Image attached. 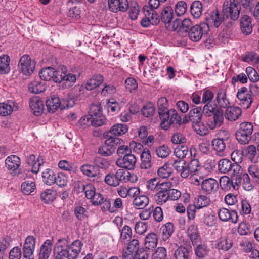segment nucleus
<instances>
[{
	"label": "nucleus",
	"instance_id": "1",
	"mask_svg": "<svg viewBox=\"0 0 259 259\" xmlns=\"http://www.w3.org/2000/svg\"><path fill=\"white\" fill-rule=\"evenodd\" d=\"M81 249V242L76 240L69 243L65 238L59 239L53 248L55 259H76Z\"/></svg>",
	"mask_w": 259,
	"mask_h": 259
},
{
	"label": "nucleus",
	"instance_id": "2",
	"mask_svg": "<svg viewBox=\"0 0 259 259\" xmlns=\"http://www.w3.org/2000/svg\"><path fill=\"white\" fill-rule=\"evenodd\" d=\"M39 75L44 80H52L57 83L65 81V83H63L65 88L70 87L76 80V76L68 73L67 67L65 66H61L60 70H56L55 68L50 67L43 68L40 71Z\"/></svg>",
	"mask_w": 259,
	"mask_h": 259
},
{
	"label": "nucleus",
	"instance_id": "3",
	"mask_svg": "<svg viewBox=\"0 0 259 259\" xmlns=\"http://www.w3.org/2000/svg\"><path fill=\"white\" fill-rule=\"evenodd\" d=\"M131 175L130 172L124 169L120 168L115 172H110L105 177L104 181L108 185L113 187H117L121 183H126L130 181Z\"/></svg>",
	"mask_w": 259,
	"mask_h": 259
},
{
	"label": "nucleus",
	"instance_id": "4",
	"mask_svg": "<svg viewBox=\"0 0 259 259\" xmlns=\"http://www.w3.org/2000/svg\"><path fill=\"white\" fill-rule=\"evenodd\" d=\"M253 126L249 122H243L240 124L239 128L236 132V139L241 144H247L251 139Z\"/></svg>",
	"mask_w": 259,
	"mask_h": 259
},
{
	"label": "nucleus",
	"instance_id": "5",
	"mask_svg": "<svg viewBox=\"0 0 259 259\" xmlns=\"http://www.w3.org/2000/svg\"><path fill=\"white\" fill-rule=\"evenodd\" d=\"M241 11V6L237 0H226L223 6L224 18L229 17L234 21L238 19Z\"/></svg>",
	"mask_w": 259,
	"mask_h": 259
},
{
	"label": "nucleus",
	"instance_id": "6",
	"mask_svg": "<svg viewBox=\"0 0 259 259\" xmlns=\"http://www.w3.org/2000/svg\"><path fill=\"white\" fill-rule=\"evenodd\" d=\"M218 169L223 174L230 173L233 177H238L241 174V167L239 164L232 163L229 159H222L219 161Z\"/></svg>",
	"mask_w": 259,
	"mask_h": 259
},
{
	"label": "nucleus",
	"instance_id": "7",
	"mask_svg": "<svg viewBox=\"0 0 259 259\" xmlns=\"http://www.w3.org/2000/svg\"><path fill=\"white\" fill-rule=\"evenodd\" d=\"M46 104L48 111L50 113H54L59 107H60L61 109H65V108H69L72 107L74 104V101L73 99H70V101L67 100L66 105L64 106L61 104L59 98L58 96L53 95L48 98Z\"/></svg>",
	"mask_w": 259,
	"mask_h": 259
},
{
	"label": "nucleus",
	"instance_id": "8",
	"mask_svg": "<svg viewBox=\"0 0 259 259\" xmlns=\"http://www.w3.org/2000/svg\"><path fill=\"white\" fill-rule=\"evenodd\" d=\"M209 30L207 23H203L200 25H195L191 27L188 32L190 39L194 41H199L204 35L207 34Z\"/></svg>",
	"mask_w": 259,
	"mask_h": 259
},
{
	"label": "nucleus",
	"instance_id": "9",
	"mask_svg": "<svg viewBox=\"0 0 259 259\" xmlns=\"http://www.w3.org/2000/svg\"><path fill=\"white\" fill-rule=\"evenodd\" d=\"M35 62L31 60L28 55H24L20 59L18 68L25 75L31 74L35 69Z\"/></svg>",
	"mask_w": 259,
	"mask_h": 259
},
{
	"label": "nucleus",
	"instance_id": "10",
	"mask_svg": "<svg viewBox=\"0 0 259 259\" xmlns=\"http://www.w3.org/2000/svg\"><path fill=\"white\" fill-rule=\"evenodd\" d=\"M207 117L206 123L208 127L210 130L219 128L223 123V111L221 108H219L215 111L214 114Z\"/></svg>",
	"mask_w": 259,
	"mask_h": 259
},
{
	"label": "nucleus",
	"instance_id": "11",
	"mask_svg": "<svg viewBox=\"0 0 259 259\" xmlns=\"http://www.w3.org/2000/svg\"><path fill=\"white\" fill-rule=\"evenodd\" d=\"M136 162L137 159L135 156L131 153L123 156V157L118 158L116 161V164L120 167L133 170L135 167Z\"/></svg>",
	"mask_w": 259,
	"mask_h": 259
},
{
	"label": "nucleus",
	"instance_id": "12",
	"mask_svg": "<svg viewBox=\"0 0 259 259\" xmlns=\"http://www.w3.org/2000/svg\"><path fill=\"white\" fill-rule=\"evenodd\" d=\"M169 118L166 120H161L160 126L161 128L167 130L172 124H177L180 125L182 124L181 116L178 114L177 111L175 109L170 110L169 113Z\"/></svg>",
	"mask_w": 259,
	"mask_h": 259
},
{
	"label": "nucleus",
	"instance_id": "13",
	"mask_svg": "<svg viewBox=\"0 0 259 259\" xmlns=\"http://www.w3.org/2000/svg\"><path fill=\"white\" fill-rule=\"evenodd\" d=\"M171 185L169 182L162 183L161 188L156 191L155 195V200L157 204L162 205L169 199L167 191L171 187Z\"/></svg>",
	"mask_w": 259,
	"mask_h": 259
},
{
	"label": "nucleus",
	"instance_id": "14",
	"mask_svg": "<svg viewBox=\"0 0 259 259\" xmlns=\"http://www.w3.org/2000/svg\"><path fill=\"white\" fill-rule=\"evenodd\" d=\"M91 110L92 115H91L92 125L98 127L103 125L106 121L105 117L100 114V107L97 105H93Z\"/></svg>",
	"mask_w": 259,
	"mask_h": 259
},
{
	"label": "nucleus",
	"instance_id": "15",
	"mask_svg": "<svg viewBox=\"0 0 259 259\" xmlns=\"http://www.w3.org/2000/svg\"><path fill=\"white\" fill-rule=\"evenodd\" d=\"M218 214L219 219L223 222L231 221L233 223H236L238 221V216L236 210L230 211L222 207L218 210Z\"/></svg>",
	"mask_w": 259,
	"mask_h": 259
},
{
	"label": "nucleus",
	"instance_id": "16",
	"mask_svg": "<svg viewBox=\"0 0 259 259\" xmlns=\"http://www.w3.org/2000/svg\"><path fill=\"white\" fill-rule=\"evenodd\" d=\"M158 112L160 120H166L169 118L170 110L168 109L167 100L165 97H161L157 102Z\"/></svg>",
	"mask_w": 259,
	"mask_h": 259
},
{
	"label": "nucleus",
	"instance_id": "17",
	"mask_svg": "<svg viewBox=\"0 0 259 259\" xmlns=\"http://www.w3.org/2000/svg\"><path fill=\"white\" fill-rule=\"evenodd\" d=\"M221 187L225 190H230L232 189L237 190L239 188L237 184V177H232L230 179L227 176L222 177L220 180Z\"/></svg>",
	"mask_w": 259,
	"mask_h": 259
},
{
	"label": "nucleus",
	"instance_id": "18",
	"mask_svg": "<svg viewBox=\"0 0 259 259\" xmlns=\"http://www.w3.org/2000/svg\"><path fill=\"white\" fill-rule=\"evenodd\" d=\"M30 108L36 116H40L43 112L44 106L41 99L38 97L31 98L29 102Z\"/></svg>",
	"mask_w": 259,
	"mask_h": 259
},
{
	"label": "nucleus",
	"instance_id": "19",
	"mask_svg": "<svg viewBox=\"0 0 259 259\" xmlns=\"http://www.w3.org/2000/svg\"><path fill=\"white\" fill-rule=\"evenodd\" d=\"M218 188V183L214 179H207L203 180L201 183V189L207 194L215 192Z\"/></svg>",
	"mask_w": 259,
	"mask_h": 259
},
{
	"label": "nucleus",
	"instance_id": "20",
	"mask_svg": "<svg viewBox=\"0 0 259 259\" xmlns=\"http://www.w3.org/2000/svg\"><path fill=\"white\" fill-rule=\"evenodd\" d=\"M240 25L241 32L245 35L250 34L252 32L253 26L251 18L246 15H243L240 19Z\"/></svg>",
	"mask_w": 259,
	"mask_h": 259
},
{
	"label": "nucleus",
	"instance_id": "21",
	"mask_svg": "<svg viewBox=\"0 0 259 259\" xmlns=\"http://www.w3.org/2000/svg\"><path fill=\"white\" fill-rule=\"evenodd\" d=\"M104 81V77L100 74L93 75L87 81L85 88L87 90L91 91L99 87Z\"/></svg>",
	"mask_w": 259,
	"mask_h": 259
},
{
	"label": "nucleus",
	"instance_id": "22",
	"mask_svg": "<svg viewBox=\"0 0 259 259\" xmlns=\"http://www.w3.org/2000/svg\"><path fill=\"white\" fill-rule=\"evenodd\" d=\"M140 167L143 169H148L152 166V157L150 151L147 149H144L141 155Z\"/></svg>",
	"mask_w": 259,
	"mask_h": 259
},
{
	"label": "nucleus",
	"instance_id": "23",
	"mask_svg": "<svg viewBox=\"0 0 259 259\" xmlns=\"http://www.w3.org/2000/svg\"><path fill=\"white\" fill-rule=\"evenodd\" d=\"M18 106L12 101L0 103V115L6 116L10 115L14 110H17Z\"/></svg>",
	"mask_w": 259,
	"mask_h": 259
},
{
	"label": "nucleus",
	"instance_id": "24",
	"mask_svg": "<svg viewBox=\"0 0 259 259\" xmlns=\"http://www.w3.org/2000/svg\"><path fill=\"white\" fill-rule=\"evenodd\" d=\"M52 242L50 240H46L41 246L39 252V259H48L52 250Z\"/></svg>",
	"mask_w": 259,
	"mask_h": 259
},
{
	"label": "nucleus",
	"instance_id": "25",
	"mask_svg": "<svg viewBox=\"0 0 259 259\" xmlns=\"http://www.w3.org/2000/svg\"><path fill=\"white\" fill-rule=\"evenodd\" d=\"M241 113L242 110L241 108L233 106L227 108L225 116L228 120L234 121L239 118Z\"/></svg>",
	"mask_w": 259,
	"mask_h": 259
},
{
	"label": "nucleus",
	"instance_id": "26",
	"mask_svg": "<svg viewBox=\"0 0 259 259\" xmlns=\"http://www.w3.org/2000/svg\"><path fill=\"white\" fill-rule=\"evenodd\" d=\"M203 112L201 107H197L191 109L189 113V118L190 121L195 124H200Z\"/></svg>",
	"mask_w": 259,
	"mask_h": 259
},
{
	"label": "nucleus",
	"instance_id": "27",
	"mask_svg": "<svg viewBox=\"0 0 259 259\" xmlns=\"http://www.w3.org/2000/svg\"><path fill=\"white\" fill-rule=\"evenodd\" d=\"M128 130L127 126L125 124H116L112 126L109 131L105 132L111 136H119L126 133Z\"/></svg>",
	"mask_w": 259,
	"mask_h": 259
},
{
	"label": "nucleus",
	"instance_id": "28",
	"mask_svg": "<svg viewBox=\"0 0 259 259\" xmlns=\"http://www.w3.org/2000/svg\"><path fill=\"white\" fill-rule=\"evenodd\" d=\"M20 158L14 155L8 156L5 160L6 166L10 170H15L17 169L20 164Z\"/></svg>",
	"mask_w": 259,
	"mask_h": 259
},
{
	"label": "nucleus",
	"instance_id": "29",
	"mask_svg": "<svg viewBox=\"0 0 259 259\" xmlns=\"http://www.w3.org/2000/svg\"><path fill=\"white\" fill-rule=\"evenodd\" d=\"M104 137L106 139L105 143L107 144L109 147L113 148V151L114 152L116 147L120 145L123 140L119 138L114 137L109 135L108 133H104Z\"/></svg>",
	"mask_w": 259,
	"mask_h": 259
},
{
	"label": "nucleus",
	"instance_id": "30",
	"mask_svg": "<svg viewBox=\"0 0 259 259\" xmlns=\"http://www.w3.org/2000/svg\"><path fill=\"white\" fill-rule=\"evenodd\" d=\"M157 236L154 233L148 234L145 237V246L147 250L150 251L154 249L157 244Z\"/></svg>",
	"mask_w": 259,
	"mask_h": 259
},
{
	"label": "nucleus",
	"instance_id": "31",
	"mask_svg": "<svg viewBox=\"0 0 259 259\" xmlns=\"http://www.w3.org/2000/svg\"><path fill=\"white\" fill-rule=\"evenodd\" d=\"M246 156L253 163H257L259 160V154L257 153L256 147L250 145L246 149Z\"/></svg>",
	"mask_w": 259,
	"mask_h": 259
},
{
	"label": "nucleus",
	"instance_id": "32",
	"mask_svg": "<svg viewBox=\"0 0 259 259\" xmlns=\"http://www.w3.org/2000/svg\"><path fill=\"white\" fill-rule=\"evenodd\" d=\"M143 10L145 15L149 18L152 25H157L160 22V17L154 10H149V7L145 6L143 7Z\"/></svg>",
	"mask_w": 259,
	"mask_h": 259
},
{
	"label": "nucleus",
	"instance_id": "33",
	"mask_svg": "<svg viewBox=\"0 0 259 259\" xmlns=\"http://www.w3.org/2000/svg\"><path fill=\"white\" fill-rule=\"evenodd\" d=\"M174 231V226L170 223L168 222L161 226L160 229V233L162 235V239L166 240L168 239L172 234Z\"/></svg>",
	"mask_w": 259,
	"mask_h": 259
},
{
	"label": "nucleus",
	"instance_id": "34",
	"mask_svg": "<svg viewBox=\"0 0 259 259\" xmlns=\"http://www.w3.org/2000/svg\"><path fill=\"white\" fill-rule=\"evenodd\" d=\"M217 102L222 108H226L229 104L228 99L226 98V92L224 89H221L217 95Z\"/></svg>",
	"mask_w": 259,
	"mask_h": 259
},
{
	"label": "nucleus",
	"instance_id": "35",
	"mask_svg": "<svg viewBox=\"0 0 259 259\" xmlns=\"http://www.w3.org/2000/svg\"><path fill=\"white\" fill-rule=\"evenodd\" d=\"M10 57L8 55H4L0 56V74H5L10 72Z\"/></svg>",
	"mask_w": 259,
	"mask_h": 259
},
{
	"label": "nucleus",
	"instance_id": "36",
	"mask_svg": "<svg viewBox=\"0 0 259 259\" xmlns=\"http://www.w3.org/2000/svg\"><path fill=\"white\" fill-rule=\"evenodd\" d=\"M187 233L192 244L196 243L199 238V234L197 226L192 224L188 228Z\"/></svg>",
	"mask_w": 259,
	"mask_h": 259
},
{
	"label": "nucleus",
	"instance_id": "37",
	"mask_svg": "<svg viewBox=\"0 0 259 259\" xmlns=\"http://www.w3.org/2000/svg\"><path fill=\"white\" fill-rule=\"evenodd\" d=\"M173 18V10L171 7H165L161 13L160 20L165 24L169 23Z\"/></svg>",
	"mask_w": 259,
	"mask_h": 259
},
{
	"label": "nucleus",
	"instance_id": "38",
	"mask_svg": "<svg viewBox=\"0 0 259 259\" xmlns=\"http://www.w3.org/2000/svg\"><path fill=\"white\" fill-rule=\"evenodd\" d=\"M80 170L83 174L89 177H96L98 175V171L95 169V166L86 164L80 167Z\"/></svg>",
	"mask_w": 259,
	"mask_h": 259
},
{
	"label": "nucleus",
	"instance_id": "39",
	"mask_svg": "<svg viewBox=\"0 0 259 259\" xmlns=\"http://www.w3.org/2000/svg\"><path fill=\"white\" fill-rule=\"evenodd\" d=\"M190 252L187 248L180 246L175 251L174 259H190Z\"/></svg>",
	"mask_w": 259,
	"mask_h": 259
},
{
	"label": "nucleus",
	"instance_id": "40",
	"mask_svg": "<svg viewBox=\"0 0 259 259\" xmlns=\"http://www.w3.org/2000/svg\"><path fill=\"white\" fill-rule=\"evenodd\" d=\"M43 182L48 185H51L55 182V175L51 169H46L42 174Z\"/></svg>",
	"mask_w": 259,
	"mask_h": 259
},
{
	"label": "nucleus",
	"instance_id": "41",
	"mask_svg": "<svg viewBox=\"0 0 259 259\" xmlns=\"http://www.w3.org/2000/svg\"><path fill=\"white\" fill-rule=\"evenodd\" d=\"M56 197V193L52 189H46L41 193L40 198L45 203L52 202Z\"/></svg>",
	"mask_w": 259,
	"mask_h": 259
},
{
	"label": "nucleus",
	"instance_id": "42",
	"mask_svg": "<svg viewBox=\"0 0 259 259\" xmlns=\"http://www.w3.org/2000/svg\"><path fill=\"white\" fill-rule=\"evenodd\" d=\"M149 199L145 195L137 196L133 200V204L137 209H143L148 204Z\"/></svg>",
	"mask_w": 259,
	"mask_h": 259
},
{
	"label": "nucleus",
	"instance_id": "43",
	"mask_svg": "<svg viewBox=\"0 0 259 259\" xmlns=\"http://www.w3.org/2000/svg\"><path fill=\"white\" fill-rule=\"evenodd\" d=\"M226 18H224V15L223 17L220 16V14L217 10L212 12V13L208 19L210 23H213L215 27H218L221 24L222 21Z\"/></svg>",
	"mask_w": 259,
	"mask_h": 259
},
{
	"label": "nucleus",
	"instance_id": "44",
	"mask_svg": "<svg viewBox=\"0 0 259 259\" xmlns=\"http://www.w3.org/2000/svg\"><path fill=\"white\" fill-rule=\"evenodd\" d=\"M202 10V4L200 1H195L192 3L190 7V11L194 17H199L201 15Z\"/></svg>",
	"mask_w": 259,
	"mask_h": 259
},
{
	"label": "nucleus",
	"instance_id": "45",
	"mask_svg": "<svg viewBox=\"0 0 259 259\" xmlns=\"http://www.w3.org/2000/svg\"><path fill=\"white\" fill-rule=\"evenodd\" d=\"M29 91L34 94H39L45 90V86L41 82L34 80L28 87Z\"/></svg>",
	"mask_w": 259,
	"mask_h": 259
},
{
	"label": "nucleus",
	"instance_id": "46",
	"mask_svg": "<svg viewBox=\"0 0 259 259\" xmlns=\"http://www.w3.org/2000/svg\"><path fill=\"white\" fill-rule=\"evenodd\" d=\"M93 163L95 166L102 169H107L110 165L109 161L107 159L100 156H96L94 158Z\"/></svg>",
	"mask_w": 259,
	"mask_h": 259
},
{
	"label": "nucleus",
	"instance_id": "47",
	"mask_svg": "<svg viewBox=\"0 0 259 259\" xmlns=\"http://www.w3.org/2000/svg\"><path fill=\"white\" fill-rule=\"evenodd\" d=\"M175 155L179 159H184L189 153L188 147L186 145H178L175 149Z\"/></svg>",
	"mask_w": 259,
	"mask_h": 259
},
{
	"label": "nucleus",
	"instance_id": "48",
	"mask_svg": "<svg viewBox=\"0 0 259 259\" xmlns=\"http://www.w3.org/2000/svg\"><path fill=\"white\" fill-rule=\"evenodd\" d=\"M209 251V249L205 244L198 245L195 249L196 255L199 258H204Z\"/></svg>",
	"mask_w": 259,
	"mask_h": 259
},
{
	"label": "nucleus",
	"instance_id": "49",
	"mask_svg": "<svg viewBox=\"0 0 259 259\" xmlns=\"http://www.w3.org/2000/svg\"><path fill=\"white\" fill-rule=\"evenodd\" d=\"M219 108L217 107L215 104L211 103H206L203 108V114L207 117L212 115Z\"/></svg>",
	"mask_w": 259,
	"mask_h": 259
},
{
	"label": "nucleus",
	"instance_id": "50",
	"mask_svg": "<svg viewBox=\"0 0 259 259\" xmlns=\"http://www.w3.org/2000/svg\"><path fill=\"white\" fill-rule=\"evenodd\" d=\"M82 185V189L84 192L85 197L87 199H90L96 193L95 187L91 184H88L85 185Z\"/></svg>",
	"mask_w": 259,
	"mask_h": 259
},
{
	"label": "nucleus",
	"instance_id": "51",
	"mask_svg": "<svg viewBox=\"0 0 259 259\" xmlns=\"http://www.w3.org/2000/svg\"><path fill=\"white\" fill-rule=\"evenodd\" d=\"M172 172V169L169 167L167 164H165L163 166L160 167L157 171L159 177L163 179L168 178Z\"/></svg>",
	"mask_w": 259,
	"mask_h": 259
},
{
	"label": "nucleus",
	"instance_id": "52",
	"mask_svg": "<svg viewBox=\"0 0 259 259\" xmlns=\"http://www.w3.org/2000/svg\"><path fill=\"white\" fill-rule=\"evenodd\" d=\"M162 183H159L157 178H153L147 182V188L151 191H157L161 188Z\"/></svg>",
	"mask_w": 259,
	"mask_h": 259
},
{
	"label": "nucleus",
	"instance_id": "53",
	"mask_svg": "<svg viewBox=\"0 0 259 259\" xmlns=\"http://www.w3.org/2000/svg\"><path fill=\"white\" fill-rule=\"evenodd\" d=\"M155 109L151 103L144 105L141 109L142 115L146 117L152 116L155 113Z\"/></svg>",
	"mask_w": 259,
	"mask_h": 259
},
{
	"label": "nucleus",
	"instance_id": "54",
	"mask_svg": "<svg viewBox=\"0 0 259 259\" xmlns=\"http://www.w3.org/2000/svg\"><path fill=\"white\" fill-rule=\"evenodd\" d=\"M212 146L214 150L221 152L226 147V144L222 138L215 139L212 141Z\"/></svg>",
	"mask_w": 259,
	"mask_h": 259
},
{
	"label": "nucleus",
	"instance_id": "55",
	"mask_svg": "<svg viewBox=\"0 0 259 259\" xmlns=\"http://www.w3.org/2000/svg\"><path fill=\"white\" fill-rule=\"evenodd\" d=\"M232 246V243L231 240L226 239H222L218 242L217 247L219 250L225 251L230 249Z\"/></svg>",
	"mask_w": 259,
	"mask_h": 259
},
{
	"label": "nucleus",
	"instance_id": "56",
	"mask_svg": "<svg viewBox=\"0 0 259 259\" xmlns=\"http://www.w3.org/2000/svg\"><path fill=\"white\" fill-rule=\"evenodd\" d=\"M210 203V198L207 196L201 195L198 197L196 205L198 209L207 206Z\"/></svg>",
	"mask_w": 259,
	"mask_h": 259
},
{
	"label": "nucleus",
	"instance_id": "57",
	"mask_svg": "<svg viewBox=\"0 0 259 259\" xmlns=\"http://www.w3.org/2000/svg\"><path fill=\"white\" fill-rule=\"evenodd\" d=\"M246 72L249 80L253 82L259 80V75L256 71L252 67H247L246 68Z\"/></svg>",
	"mask_w": 259,
	"mask_h": 259
},
{
	"label": "nucleus",
	"instance_id": "58",
	"mask_svg": "<svg viewBox=\"0 0 259 259\" xmlns=\"http://www.w3.org/2000/svg\"><path fill=\"white\" fill-rule=\"evenodd\" d=\"M35 184L32 182H24L21 185V190L25 195H29L34 190Z\"/></svg>",
	"mask_w": 259,
	"mask_h": 259
},
{
	"label": "nucleus",
	"instance_id": "59",
	"mask_svg": "<svg viewBox=\"0 0 259 259\" xmlns=\"http://www.w3.org/2000/svg\"><path fill=\"white\" fill-rule=\"evenodd\" d=\"M171 150L166 145H163L156 149L157 155L161 158L167 157L170 153Z\"/></svg>",
	"mask_w": 259,
	"mask_h": 259
},
{
	"label": "nucleus",
	"instance_id": "60",
	"mask_svg": "<svg viewBox=\"0 0 259 259\" xmlns=\"http://www.w3.org/2000/svg\"><path fill=\"white\" fill-rule=\"evenodd\" d=\"M58 166L60 168L66 171H75L76 167L72 163L66 160H61L58 163Z\"/></svg>",
	"mask_w": 259,
	"mask_h": 259
},
{
	"label": "nucleus",
	"instance_id": "61",
	"mask_svg": "<svg viewBox=\"0 0 259 259\" xmlns=\"http://www.w3.org/2000/svg\"><path fill=\"white\" fill-rule=\"evenodd\" d=\"M114 152L113 148L109 147V146L105 143L104 145L100 146L98 149V153L102 156H109Z\"/></svg>",
	"mask_w": 259,
	"mask_h": 259
},
{
	"label": "nucleus",
	"instance_id": "62",
	"mask_svg": "<svg viewBox=\"0 0 259 259\" xmlns=\"http://www.w3.org/2000/svg\"><path fill=\"white\" fill-rule=\"evenodd\" d=\"M187 10V4L184 1L177 3L175 7V12L177 16H180L185 13Z\"/></svg>",
	"mask_w": 259,
	"mask_h": 259
},
{
	"label": "nucleus",
	"instance_id": "63",
	"mask_svg": "<svg viewBox=\"0 0 259 259\" xmlns=\"http://www.w3.org/2000/svg\"><path fill=\"white\" fill-rule=\"evenodd\" d=\"M90 125H92L91 117L85 116L82 117L76 123L79 128H85Z\"/></svg>",
	"mask_w": 259,
	"mask_h": 259
},
{
	"label": "nucleus",
	"instance_id": "64",
	"mask_svg": "<svg viewBox=\"0 0 259 259\" xmlns=\"http://www.w3.org/2000/svg\"><path fill=\"white\" fill-rule=\"evenodd\" d=\"M166 250L164 247H159L153 254L152 259H166Z\"/></svg>",
	"mask_w": 259,
	"mask_h": 259
}]
</instances>
